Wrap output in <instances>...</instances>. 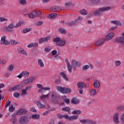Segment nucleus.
Listing matches in <instances>:
<instances>
[{"instance_id":"18","label":"nucleus","mask_w":124,"mask_h":124,"mask_svg":"<svg viewBox=\"0 0 124 124\" xmlns=\"http://www.w3.org/2000/svg\"><path fill=\"white\" fill-rule=\"evenodd\" d=\"M18 52L19 54L24 55L25 56H28V53L25 51V49L23 48H19L18 49Z\"/></svg>"},{"instance_id":"2","label":"nucleus","mask_w":124,"mask_h":124,"mask_svg":"<svg viewBox=\"0 0 124 124\" xmlns=\"http://www.w3.org/2000/svg\"><path fill=\"white\" fill-rule=\"evenodd\" d=\"M56 89L58 92L60 93H62L65 94V93H71V89L69 88H67L66 87H62L61 86H57Z\"/></svg>"},{"instance_id":"7","label":"nucleus","mask_w":124,"mask_h":124,"mask_svg":"<svg viewBox=\"0 0 124 124\" xmlns=\"http://www.w3.org/2000/svg\"><path fill=\"white\" fill-rule=\"evenodd\" d=\"M28 113V111L27 109L25 108H20L18 110H17L16 113V116H22V115H26Z\"/></svg>"},{"instance_id":"28","label":"nucleus","mask_w":124,"mask_h":124,"mask_svg":"<svg viewBox=\"0 0 124 124\" xmlns=\"http://www.w3.org/2000/svg\"><path fill=\"white\" fill-rule=\"evenodd\" d=\"M62 111H65L66 112H68V113H69V114H70L71 113V111H70V108L69 107H65V108H62Z\"/></svg>"},{"instance_id":"10","label":"nucleus","mask_w":124,"mask_h":124,"mask_svg":"<svg viewBox=\"0 0 124 124\" xmlns=\"http://www.w3.org/2000/svg\"><path fill=\"white\" fill-rule=\"evenodd\" d=\"M104 42H105V39L101 38L97 40V41L95 42L94 45L95 46H100V45H102Z\"/></svg>"},{"instance_id":"51","label":"nucleus","mask_w":124,"mask_h":124,"mask_svg":"<svg viewBox=\"0 0 124 124\" xmlns=\"http://www.w3.org/2000/svg\"><path fill=\"white\" fill-rule=\"evenodd\" d=\"M120 120L121 123L124 124V113L122 114V115L121 116Z\"/></svg>"},{"instance_id":"30","label":"nucleus","mask_w":124,"mask_h":124,"mask_svg":"<svg viewBox=\"0 0 124 124\" xmlns=\"http://www.w3.org/2000/svg\"><path fill=\"white\" fill-rule=\"evenodd\" d=\"M35 17H37L38 16H40L41 15V12L39 11H33Z\"/></svg>"},{"instance_id":"34","label":"nucleus","mask_w":124,"mask_h":124,"mask_svg":"<svg viewBox=\"0 0 124 124\" xmlns=\"http://www.w3.org/2000/svg\"><path fill=\"white\" fill-rule=\"evenodd\" d=\"M55 17H57V14L56 13L50 14L48 16L50 19H54Z\"/></svg>"},{"instance_id":"37","label":"nucleus","mask_w":124,"mask_h":124,"mask_svg":"<svg viewBox=\"0 0 124 124\" xmlns=\"http://www.w3.org/2000/svg\"><path fill=\"white\" fill-rule=\"evenodd\" d=\"M31 31V28H26L25 29H23L22 31V32L23 33H27V32H29V31Z\"/></svg>"},{"instance_id":"54","label":"nucleus","mask_w":124,"mask_h":124,"mask_svg":"<svg viewBox=\"0 0 124 124\" xmlns=\"http://www.w3.org/2000/svg\"><path fill=\"white\" fill-rule=\"evenodd\" d=\"M124 106H120L118 107L117 110L118 111H122V110H124Z\"/></svg>"},{"instance_id":"62","label":"nucleus","mask_w":124,"mask_h":124,"mask_svg":"<svg viewBox=\"0 0 124 124\" xmlns=\"http://www.w3.org/2000/svg\"><path fill=\"white\" fill-rule=\"evenodd\" d=\"M76 23H77V19H76L75 21L71 22V26H74V25H76Z\"/></svg>"},{"instance_id":"33","label":"nucleus","mask_w":124,"mask_h":124,"mask_svg":"<svg viewBox=\"0 0 124 124\" xmlns=\"http://www.w3.org/2000/svg\"><path fill=\"white\" fill-rule=\"evenodd\" d=\"M10 43L12 45H18V44H20L18 42L14 40H11Z\"/></svg>"},{"instance_id":"23","label":"nucleus","mask_w":124,"mask_h":124,"mask_svg":"<svg viewBox=\"0 0 124 124\" xmlns=\"http://www.w3.org/2000/svg\"><path fill=\"white\" fill-rule=\"evenodd\" d=\"M57 118H58V119H63V118L64 119H66V120H67V114H65L64 115H62L61 114H60V113H57Z\"/></svg>"},{"instance_id":"48","label":"nucleus","mask_w":124,"mask_h":124,"mask_svg":"<svg viewBox=\"0 0 124 124\" xmlns=\"http://www.w3.org/2000/svg\"><path fill=\"white\" fill-rule=\"evenodd\" d=\"M14 68V66H13V65H10L8 68V70H9V71H12Z\"/></svg>"},{"instance_id":"31","label":"nucleus","mask_w":124,"mask_h":124,"mask_svg":"<svg viewBox=\"0 0 124 124\" xmlns=\"http://www.w3.org/2000/svg\"><path fill=\"white\" fill-rule=\"evenodd\" d=\"M79 12L81 15H87L88 14V11L84 9L80 10Z\"/></svg>"},{"instance_id":"16","label":"nucleus","mask_w":124,"mask_h":124,"mask_svg":"<svg viewBox=\"0 0 124 124\" xmlns=\"http://www.w3.org/2000/svg\"><path fill=\"white\" fill-rule=\"evenodd\" d=\"M9 32H13V29L15 28V24L14 22L11 23L8 26Z\"/></svg>"},{"instance_id":"4","label":"nucleus","mask_w":124,"mask_h":124,"mask_svg":"<svg viewBox=\"0 0 124 124\" xmlns=\"http://www.w3.org/2000/svg\"><path fill=\"white\" fill-rule=\"evenodd\" d=\"M54 42L56 43L57 46H64L65 45L66 41L64 40H61L60 38H55L53 39Z\"/></svg>"},{"instance_id":"58","label":"nucleus","mask_w":124,"mask_h":124,"mask_svg":"<svg viewBox=\"0 0 124 124\" xmlns=\"http://www.w3.org/2000/svg\"><path fill=\"white\" fill-rule=\"evenodd\" d=\"M10 103H11V102H10V101H7L5 104V108H7V107H8V106L10 105Z\"/></svg>"},{"instance_id":"3","label":"nucleus","mask_w":124,"mask_h":124,"mask_svg":"<svg viewBox=\"0 0 124 124\" xmlns=\"http://www.w3.org/2000/svg\"><path fill=\"white\" fill-rule=\"evenodd\" d=\"M51 100L54 103H57L59 98H60V95L56 93V92H52L50 93Z\"/></svg>"},{"instance_id":"19","label":"nucleus","mask_w":124,"mask_h":124,"mask_svg":"<svg viewBox=\"0 0 124 124\" xmlns=\"http://www.w3.org/2000/svg\"><path fill=\"white\" fill-rule=\"evenodd\" d=\"M78 89H83V88H86L87 86H86V83L84 82H78Z\"/></svg>"},{"instance_id":"47","label":"nucleus","mask_w":124,"mask_h":124,"mask_svg":"<svg viewBox=\"0 0 124 124\" xmlns=\"http://www.w3.org/2000/svg\"><path fill=\"white\" fill-rule=\"evenodd\" d=\"M22 24H23V23L22 22H18L16 24V25H15L16 29L20 28V27H21V25H22Z\"/></svg>"},{"instance_id":"60","label":"nucleus","mask_w":124,"mask_h":124,"mask_svg":"<svg viewBox=\"0 0 124 124\" xmlns=\"http://www.w3.org/2000/svg\"><path fill=\"white\" fill-rule=\"evenodd\" d=\"M37 87H38V88L41 89V90H43V85H42V84H37Z\"/></svg>"},{"instance_id":"63","label":"nucleus","mask_w":124,"mask_h":124,"mask_svg":"<svg viewBox=\"0 0 124 124\" xmlns=\"http://www.w3.org/2000/svg\"><path fill=\"white\" fill-rule=\"evenodd\" d=\"M3 21H7V19L4 17H0V22H3Z\"/></svg>"},{"instance_id":"26","label":"nucleus","mask_w":124,"mask_h":124,"mask_svg":"<svg viewBox=\"0 0 124 124\" xmlns=\"http://www.w3.org/2000/svg\"><path fill=\"white\" fill-rule=\"evenodd\" d=\"M38 64H39L40 67H44V63L42 60L40 59H38Z\"/></svg>"},{"instance_id":"57","label":"nucleus","mask_w":124,"mask_h":124,"mask_svg":"<svg viewBox=\"0 0 124 124\" xmlns=\"http://www.w3.org/2000/svg\"><path fill=\"white\" fill-rule=\"evenodd\" d=\"M27 2L26 1V0H19V3L20 4H26Z\"/></svg>"},{"instance_id":"56","label":"nucleus","mask_w":124,"mask_h":124,"mask_svg":"<svg viewBox=\"0 0 124 124\" xmlns=\"http://www.w3.org/2000/svg\"><path fill=\"white\" fill-rule=\"evenodd\" d=\"M50 11L56 12V6H53L50 8Z\"/></svg>"},{"instance_id":"44","label":"nucleus","mask_w":124,"mask_h":124,"mask_svg":"<svg viewBox=\"0 0 124 124\" xmlns=\"http://www.w3.org/2000/svg\"><path fill=\"white\" fill-rule=\"evenodd\" d=\"M14 110H15V107L13 105L11 106L9 108V112H14Z\"/></svg>"},{"instance_id":"22","label":"nucleus","mask_w":124,"mask_h":124,"mask_svg":"<svg viewBox=\"0 0 124 124\" xmlns=\"http://www.w3.org/2000/svg\"><path fill=\"white\" fill-rule=\"evenodd\" d=\"M90 93L91 96H94V95H96L97 93V92H96V90L95 89H91L90 90Z\"/></svg>"},{"instance_id":"29","label":"nucleus","mask_w":124,"mask_h":124,"mask_svg":"<svg viewBox=\"0 0 124 124\" xmlns=\"http://www.w3.org/2000/svg\"><path fill=\"white\" fill-rule=\"evenodd\" d=\"M111 23L112 24H114V25H116V26H122V23H121L120 21L113 20L111 21Z\"/></svg>"},{"instance_id":"49","label":"nucleus","mask_w":124,"mask_h":124,"mask_svg":"<svg viewBox=\"0 0 124 124\" xmlns=\"http://www.w3.org/2000/svg\"><path fill=\"white\" fill-rule=\"evenodd\" d=\"M14 96H15V97L16 98H18V97L20 96V93H19L18 92H15L14 93Z\"/></svg>"},{"instance_id":"39","label":"nucleus","mask_w":124,"mask_h":124,"mask_svg":"<svg viewBox=\"0 0 124 124\" xmlns=\"http://www.w3.org/2000/svg\"><path fill=\"white\" fill-rule=\"evenodd\" d=\"M44 42H47L45 38H42L39 41V44H42V43H44Z\"/></svg>"},{"instance_id":"64","label":"nucleus","mask_w":124,"mask_h":124,"mask_svg":"<svg viewBox=\"0 0 124 124\" xmlns=\"http://www.w3.org/2000/svg\"><path fill=\"white\" fill-rule=\"evenodd\" d=\"M6 63V60H1L0 62V64H4V63Z\"/></svg>"},{"instance_id":"13","label":"nucleus","mask_w":124,"mask_h":124,"mask_svg":"<svg viewBox=\"0 0 124 124\" xmlns=\"http://www.w3.org/2000/svg\"><path fill=\"white\" fill-rule=\"evenodd\" d=\"M19 122L21 124H27L28 123V117L25 116L20 117Z\"/></svg>"},{"instance_id":"8","label":"nucleus","mask_w":124,"mask_h":124,"mask_svg":"<svg viewBox=\"0 0 124 124\" xmlns=\"http://www.w3.org/2000/svg\"><path fill=\"white\" fill-rule=\"evenodd\" d=\"M113 121L116 124H120V120H119V113L116 112L113 115Z\"/></svg>"},{"instance_id":"14","label":"nucleus","mask_w":124,"mask_h":124,"mask_svg":"<svg viewBox=\"0 0 124 124\" xmlns=\"http://www.w3.org/2000/svg\"><path fill=\"white\" fill-rule=\"evenodd\" d=\"M10 43L7 41V40H5V36L3 35L2 36L1 40H0V44H4L5 45H9Z\"/></svg>"},{"instance_id":"42","label":"nucleus","mask_w":124,"mask_h":124,"mask_svg":"<svg viewBox=\"0 0 124 124\" xmlns=\"http://www.w3.org/2000/svg\"><path fill=\"white\" fill-rule=\"evenodd\" d=\"M52 50V47L51 46L46 47L45 49V52L47 53V52H50Z\"/></svg>"},{"instance_id":"55","label":"nucleus","mask_w":124,"mask_h":124,"mask_svg":"<svg viewBox=\"0 0 124 124\" xmlns=\"http://www.w3.org/2000/svg\"><path fill=\"white\" fill-rule=\"evenodd\" d=\"M23 84H29L30 83V80L29 78L26 79H25L23 81H22Z\"/></svg>"},{"instance_id":"52","label":"nucleus","mask_w":124,"mask_h":124,"mask_svg":"<svg viewBox=\"0 0 124 124\" xmlns=\"http://www.w3.org/2000/svg\"><path fill=\"white\" fill-rule=\"evenodd\" d=\"M49 96V94L46 95H42L41 96V99H45V98H47Z\"/></svg>"},{"instance_id":"43","label":"nucleus","mask_w":124,"mask_h":124,"mask_svg":"<svg viewBox=\"0 0 124 124\" xmlns=\"http://www.w3.org/2000/svg\"><path fill=\"white\" fill-rule=\"evenodd\" d=\"M28 79L29 80L30 83H32V82H33V81L35 80V77H31L29 78Z\"/></svg>"},{"instance_id":"41","label":"nucleus","mask_w":124,"mask_h":124,"mask_svg":"<svg viewBox=\"0 0 124 124\" xmlns=\"http://www.w3.org/2000/svg\"><path fill=\"white\" fill-rule=\"evenodd\" d=\"M59 32H61L62 34H64L66 33V31L62 28H60L59 29Z\"/></svg>"},{"instance_id":"27","label":"nucleus","mask_w":124,"mask_h":124,"mask_svg":"<svg viewBox=\"0 0 124 124\" xmlns=\"http://www.w3.org/2000/svg\"><path fill=\"white\" fill-rule=\"evenodd\" d=\"M60 74L61 76H62V78L65 80V81H68V78L67 77H66V74H65L64 72H61L60 73Z\"/></svg>"},{"instance_id":"46","label":"nucleus","mask_w":124,"mask_h":124,"mask_svg":"<svg viewBox=\"0 0 124 124\" xmlns=\"http://www.w3.org/2000/svg\"><path fill=\"white\" fill-rule=\"evenodd\" d=\"M55 12H59L62 10V7L55 6Z\"/></svg>"},{"instance_id":"5","label":"nucleus","mask_w":124,"mask_h":124,"mask_svg":"<svg viewBox=\"0 0 124 124\" xmlns=\"http://www.w3.org/2000/svg\"><path fill=\"white\" fill-rule=\"evenodd\" d=\"M81 63L80 62H78L76 61L75 60H73L71 62V66L74 69L76 68V67H80L81 65Z\"/></svg>"},{"instance_id":"35","label":"nucleus","mask_w":124,"mask_h":124,"mask_svg":"<svg viewBox=\"0 0 124 124\" xmlns=\"http://www.w3.org/2000/svg\"><path fill=\"white\" fill-rule=\"evenodd\" d=\"M72 114H74L75 115H80V114H81V110H74L73 112H72Z\"/></svg>"},{"instance_id":"32","label":"nucleus","mask_w":124,"mask_h":124,"mask_svg":"<svg viewBox=\"0 0 124 124\" xmlns=\"http://www.w3.org/2000/svg\"><path fill=\"white\" fill-rule=\"evenodd\" d=\"M31 118L33 120H38L39 119V115L37 114H32Z\"/></svg>"},{"instance_id":"20","label":"nucleus","mask_w":124,"mask_h":124,"mask_svg":"<svg viewBox=\"0 0 124 124\" xmlns=\"http://www.w3.org/2000/svg\"><path fill=\"white\" fill-rule=\"evenodd\" d=\"M93 86L95 89H98L100 87V82L98 80L93 81Z\"/></svg>"},{"instance_id":"9","label":"nucleus","mask_w":124,"mask_h":124,"mask_svg":"<svg viewBox=\"0 0 124 124\" xmlns=\"http://www.w3.org/2000/svg\"><path fill=\"white\" fill-rule=\"evenodd\" d=\"M123 37H118L116 38V42H119L121 43L122 45H124V33H122Z\"/></svg>"},{"instance_id":"21","label":"nucleus","mask_w":124,"mask_h":124,"mask_svg":"<svg viewBox=\"0 0 124 124\" xmlns=\"http://www.w3.org/2000/svg\"><path fill=\"white\" fill-rule=\"evenodd\" d=\"M28 48H32V47H38V43H31L27 46Z\"/></svg>"},{"instance_id":"61","label":"nucleus","mask_w":124,"mask_h":124,"mask_svg":"<svg viewBox=\"0 0 124 124\" xmlns=\"http://www.w3.org/2000/svg\"><path fill=\"white\" fill-rule=\"evenodd\" d=\"M43 24V22L42 21H38L37 23H36V26H40L41 25H42Z\"/></svg>"},{"instance_id":"1","label":"nucleus","mask_w":124,"mask_h":124,"mask_svg":"<svg viewBox=\"0 0 124 124\" xmlns=\"http://www.w3.org/2000/svg\"><path fill=\"white\" fill-rule=\"evenodd\" d=\"M111 7H103L102 8H99L98 10L94 11L93 12V14L94 16H100V15H102L103 12L109 11Z\"/></svg>"},{"instance_id":"59","label":"nucleus","mask_w":124,"mask_h":124,"mask_svg":"<svg viewBox=\"0 0 124 124\" xmlns=\"http://www.w3.org/2000/svg\"><path fill=\"white\" fill-rule=\"evenodd\" d=\"M31 85H27L25 87V90H26V91H29V90H31Z\"/></svg>"},{"instance_id":"6","label":"nucleus","mask_w":124,"mask_h":124,"mask_svg":"<svg viewBox=\"0 0 124 124\" xmlns=\"http://www.w3.org/2000/svg\"><path fill=\"white\" fill-rule=\"evenodd\" d=\"M30 76V72L26 71H22L18 76H17V78L21 79L22 77L28 78Z\"/></svg>"},{"instance_id":"24","label":"nucleus","mask_w":124,"mask_h":124,"mask_svg":"<svg viewBox=\"0 0 124 124\" xmlns=\"http://www.w3.org/2000/svg\"><path fill=\"white\" fill-rule=\"evenodd\" d=\"M21 89H22V85H16L10 89V91H16V90H21Z\"/></svg>"},{"instance_id":"11","label":"nucleus","mask_w":124,"mask_h":124,"mask_svg":"<svg viewBox=\"0 0 124 124\" xmlns=\"http://www.w3.org/2000/svg\"><path fill=\"white\" fill-rule=\"evenodd\" d=\"M65 62L67 64L68 71H69L70 73H71V72H72V66H71V64H70L69 61H68V59L65 60Z\"/></svg>"},{"instance_id":"45","label":"nucleus","mask_w":124,"mask_h":124,"mask_svg":"<svg viewBox=\"0 0 124 124\" xmlns=\"http://www.w3.org/2000/svg\"><path fill=\"white\" fill-rule=\"evenodd\" d=\"M10 122H12L13 124H16L17 123V118H12L10 120Z\"/></svg>"},{"instance_id":"38","label":"nucleus","mask_w":124,"mask_h":124,"mask_svg":"<svg viewBox=\"0 0 124 124\" xmlns=\"http://www.w3.org/2000/svg\"><path fill=\"white\" fill-rule=\"evenodd\" d=\"M89 68L90 66H89L88 65H85L82 67V69L83 71H85V70H88V69H89Z\"/></svg>"},{"instance_id":"53","label":"nucleus","mask_w":124,"mask_h":124,"mask_svg":"<svg viewBox=\"0 0 124 124\" xmlns=\"http://www.w3.org/2000/svg\"><path fill=\"white\" fill-rule=\"evenodd\" d=\"M22 94L21 95H24V94H28V93H27V90L26 89H24L22 90Z\"/></svg>"},{"instance_id":"17","label":"nucleus","mask_w":124,"mask_h":124,"mask_svg":"<svg viewBox=\"0 0 124 124\" xmlns=\"http://www.w3.org/2000/svg\"><path fill=\"white\" fill-rule=\"evenodd\" d=\"M78 116L77 115H74V116H72L69 117V116H68V115H67V120H69L70 121H76V120H77V119H78Z\"/></svg>"},{"instance_id":"25","label":"nucleus","mask_w":124,"mask_h":124,"mask_svg":"<svg viewBox=\"0 0 124 124\" xmlns=\"http://www.w3.org/2000/svg\"><path fill=\"white\" fill-rule=\"evenodd\" d=\"M35 103L37 105V106L39 107V108H40L41 109H44V108H45L44 105L40 103V101H37L35 102Z\"/></svg>"},{"instance_id":"15","label":"nucleus","mask_w":124,"mask_h":124,"mask_svg":"<svg viewBox=\"0 0 124 124\" xmlns=\"http://www.w3.org/2000/svg\"><path fill=\"white\" fill-rule=\"evenodd\" d=\"M115 34L113 32H110L108 33L105 38V40H106L107 41H108V40H110V39H112L113 37H114V36Z\"/></svg>"},{"instance_id":"40","label":"nucleus","mask_w":124,"mask_h":124,"mask_svg":"<svg viewBox=\"0 0 124 124\" xmlns=\"http://www.w3.org/2000/svg\"><path fill=\"white\" fill-rule=\"evenodd\" d=\"M29 18H35V16L34 15V12L32 11L31 14L29 15Z\"/></svg>"},{"instance_id":"12","label":"nucleus","mask_w":124,"mask_h":124,"mask_svg":"<svg viewBox=\"0 0 124 124\" xmlns=\"http://www.w3.org/2000/svg\"><path fill=\"white\" fill-rule=\"evenodd\" d=\"M79 122L81 124H93V121L91 120L90 119H82V120H80Z\"/></svg>"},{"instance_id":"36","label":"nucleus","mask_w":124,"mask_h":124,"mask_svg":"<svg viewBox=\"0 0 124 124\" xmlns=\"http://www.w3.org/2000/svg\"><path fill=\"white\" fill-rule=\"evenodd\" d=\"M72 103H74V104H78V103H79V100L76 98H74L72 100Z\"/></svg>"},{"instance_id":"50","label":"nucleus","mask_w":124,"mask_h":124,"mask_svg":"<svg viewBox=\"0 0 124 124\" xmlns=\"http://www.w3.org/2000/svg\"><path fill=\"white\" fill-rule=\"evenodd\" d=\"M115 65H116V66H120L121 65V64H122V62L120 61H115Z\"/></svg>"}]
</instances>
